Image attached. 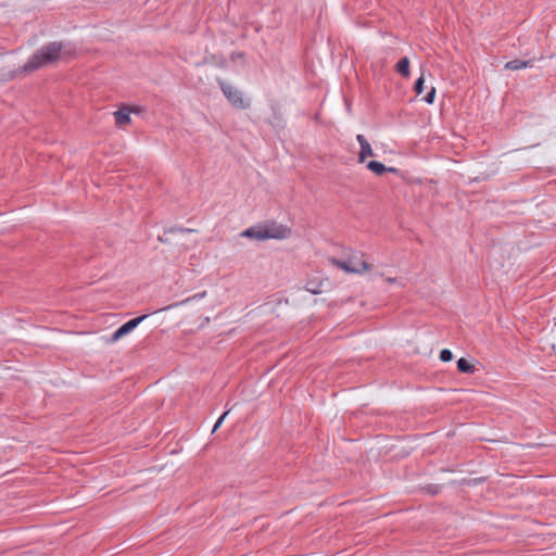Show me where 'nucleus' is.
<instances>
[{"mask_svg":"<svg viewBox=\"0 0 556 556\" xmlns=\"http://www.w3.org/2000/svg\"><path fill=\"white\" fill-rule=\"evenodd\" d=\"M129 331L126 327V325H122L112 336L111 338H109L106 340V343H115L116 341H118L121 338H123L124 336L128 334Z\"/></svg>","mask_w":556,"mask_h":556,"instance_id":"10","label":"nucleus"},{"mask_svg":"<svg viewBox=\"0 0 556 556\" xmlns=\"http://www.w3.org/2000/svg\"><path fill=\"white\" fill-rule=\"evenodd\" d=\"M228 412H225L219 418L218 420L216 421L214 428H213V432H215L222 425V422L224 421L225 417L227 416Z\"/></svg>","mask_w":556,"mask_h":556,"instance_id":"19","label":"nucleus"},{"mask_svg":"<svg viewBox=\"0 0 556 556\" xmlns=\"http://www.w3.org/2000/svg\"><path fill=\"white\" fill-rule=\"evenodd\" d=\"M306 290H307V291H309V292H312L313 294H317V293H319V292H320L319 290H317V289L315 288V286H311V283H307V286H306Z\"/></svg>","mask_w":556,"mask_h":556,"instance_id":"21","label":"nucleus"},{"mask_svg":"<svg viewBox=\"0 0 556 556\" xmlns=\"http://www.w3.org/2000/svg\"><path fill=\"white\" fill-rule=\"evenodd\" d=\"M130 113H131V110H130V106H128V105H124L118 111H116L114 113L116 125L118 127H124V126L130 124V122H131Z\"/></svg>","mask_w":556,"mask_h":556,"instance_id":"5","label":"nucleus"},{"mask_svg":"<svg viewBox=\"0 0 556 556\" xmlns=\"http://www.w3.org/2000/svg\"><path fill=\"white\" fill-rule=\"evenodd\" d=\"M457 369L460 372L472 374L475 371V366L470 364L466 358L462 357L457 361Z\"/></svg>","mask_w":556,"mask_h":556,"instance_id":"9","label":"nucleus"},{"mask_svg":"<svg viewBox=\"0 0 556 556\" xmlns=\"http://www.w3.org/2000/svg\"><path fill=\"white\" fill-rule=\"evenodd\" d=\"M306 290H307V291H309V292H312L313 294H317V293H319V292H320L319 290H317V289L315 288V286H311V283H307V286H306Z\"/></svg>","mask_w":556,"mask_h":556,"instance_id":"20","label":"nucleus"},{"mask_svg":"<svg viewBox=\"0 0 556 556\" xmlns=\"http://www.w3.org/2000/svg\"><path fill=\"white\" fill-rule=\"evenodd\" d=\"M219 85L225 97L235 108L245 109L249 106V103L243 100L242 94L238 89L233 88L232 86L224 81H219Z\"/></svg>","mask_w":556,"mask_h":556,"instance_id":"4","label":"nucleus"},{"mask_svg":"<svg viewBox=\"0 0 556 556\" xmlns=\"http://www.w3.org/2000/svg\"><path fill=\"white\" fill-rule=\"evenodd\" d=\"M331 262L346 273L361 274L370 268V265L357 254L350 256L346 261L332 258Z\"/></svg>","mask_w":556,"mask_h":556,"instance_id":"3","label":"nucleus"},{"mask_svg":"<svg viewBox=\"0 0 556 556\" xmlns=\"http://www.w3.org/2000/svg\"><path fill=\"white\" fill-rule=\"evenodd\" d=\"M367 168L375 173L376 175H382L387 172V166L377 161H370L367 163Z\"/></svg>","mask_w":556,"mask_h":556,"instance_id":"11","label":"nucleus"},{"mask_svg":"<svg viewBox=\"0 0 556 556\" xmlns=\"http://www.w3.org/2000/svg\"><path fill=\"white\" fill-rule=\"evenodd\" d=\"M131 110V113H140L141 112V109L140 108H130Z\"/></svg>","mask_w":556,"mask_h":556,"instance_id":"23","label":"nucleus"},{"mask_svg":"<svg viewBox=\"0 0 556 556\" xmlns=\"http://www.w3.org/2000/svg\"><path fill=\"white\" fill-rule=\"evenodd\" d=\"M424 83H425V79L422 76H420L415 85H414V90L417 94H420L422 91H424Z\"/></svg>","mask_w":556,"mask_h":556,"instance_id":"15","label":"nucleus"},{"mask_svg":"<svg viewBox=\"0 0 556 556\" xmlns=\"http://www.w3.org/2000/svg\"><path fill=\"white\" fill-rule=\"evenodd\" d=\"M205 294H206V292H205V291H204V292H202V293H198V294L193 295L192 298H188V299H186V300H184V301L177 302V303H175V304H173V305H169V306L165 307L164 309H169V308H172V307L180 306V305H182V304H186L187 302H190L191 300L202 299L203 296H205Z\"/></svg>","mask_w":556,"mask_h":556,"instance_id":"14","label":"nucleus"},{"mask_svg":"<svg viewBox=\"0 0 556 556\" xmlns=\"http://www.w3.org/2000/svg\"><path fill=\"white\" fill-rule=\"evenodd\" d=\"M434 97H435V88L431 87L430 90L428 91V93L426 94V97L424 98V100L427 103L431 104L434 101Z\"/></svg>","mask_w":556,"mask_h":556,"instance_id":"17","label":"nucleus"},{"mask_svg":"<svg viewBox=\"0 0 556 556\" xmlns=\"http://www.w3.org/2000/svg\"><path fill=\"white\" fill-rule=\"evenodd\" d=\"M148 317V315H142V316H139L137 318H134V319H130L128 320L127 323H125L127 329L129 332H131L139 324H141L146 318Z\"/></svg>","mask_w":556,"mask_h":556,"instance_id":"12","label":"nucleus"},{"mask_svg":"<svg viewBox=\"0 0 556 556\" xmlns=\"http://www.w3.org/2000/svg\"><path fill=\"white\" fill-rule=\"evenodd\" d=\"M532 66V60L521 61V60H513L505 64V68L509 71H517L521 68H527Z\"/></svg>","mask_w":556,"mask_h":556,"instance_id":"7","label":"nucleus"},{"mask_svg":"<svg viewBox=\"0 0 556 556\" xmlns=\"http://www.w3.org/2000/svg\"><path fill=\"white\" fill-rule=\"evenodd\" d=\"M387 281H388V282H390V283H391V282H395V281H396V278H388V279H387Z\"/></svg>","mask_w":556,"mask_h":556,"instance_id":"25","label":"nucleus"},{"mask_svg":"<svg viewBox=\"0 0 556 556\" xmlns=\"http://www.w3.org/2000/svg\"><path fill=\"white\" fill-rule=\"evenodd\" d=\"M409 59L404 56L402 59H400V61L397 62L395 68H396V72L402 75L403 77H408L409 76Z\"/></svg>","mask_w":556,"mask_h":556,"instance_id":"8","label":"nucleus"},{"mask_svg":"<svg viewBox=\"0 0 556 556\" xmlns=\"http://www.w3.org/2000/svg\"><path fill=\"white\" fill-rule=\"evenodd\" d=\"M148 317V315H142V316H139L137 318H134V319H130L128 320L127 323H125L127 329L129 332H131L139 324H141L146 318Z\"/></svg>","mask_w":556,"mask_h":556,"instance_id":"13","label":"nucleus"},{"mask_svg":"<svg viewBox=\"0 0 556 556\" xmlns=\"http://www.w3.org/2000/svg\"><path fill=\"white\" fill-rule=\"evenodd\" d=\"M427 491H428L429 493H431V494H437V493L439 492V489H438V486H435V485H429V486L427 488Z\"/></svg>","mask_w":556,"mask_h":556,"instance_id":"22","label":"nucleus"},{"mask_svg":"<svg viewBox=\"0 0 556 556\" xmlns=\"http://www.w3.org/2000/svg\"><path fill=\"white\" fill-rule=\"evenodd\" d=\"M452 358H453V353L450 350L444 349L440 352V359L442 362H450V361H452Z\"/></svg>","mask_w":556,"mask_h":556,"instance_id":"16","label":"nucleus"},{"mask_svg":"<svg viewBox=\"0 0 556 556\" xmlns=\"http://www.w3.org/2000/svg\"><path fill=\"white\" fill-rule=\"evenodd\" d=\"M159 240L162 241V242H167L168 241L166 238H163V237H159Z\"/></svg>","mask_w":556,"mask_h":556,"instance_id":"26","label":"nucleus"},{"mask_svg":"<svg viewBox=\"0 0 556 556\" xmlns=\"http://www.w3.org/2000/svg\"><path fill=\"white\" fill-rule=\"evenodd\" d=\"M356 140L358 141V143L361 146V151L358 153V161L361 163H363V162H365L367 156H372L374 152H372L370 143L363 135H357Z\"/></svg>","mask_w":556,"mask_h":556,"instance_id":"6","label":"nucleus"},{"mask_svg":"<svg viewBox=\"0 0 556 556\" xmlns=\"http://www.w3.org/2000/svg\"><path fill=\"white\" fill-rule=\"evenodd\" d=\"M387 172H389V173H396L397 169L395 167H387Z\"/></svg>","mask_w":556,"mask_h":556,"instance_id":"24","label":"nucleus"},{"mask_svg":"<svg viewBox=\"0 0 556 556\" xmlns=\"http://www.w3.org/2000/svg\"><path fill=\"white\" fill-rule=\"evenodd\" d=\"M290 229L277 223H266L245 229L241 236L256 240L285 239L290 236Z\"/></svg>","mask_w":556,"mask_h":556,"instance_id":"2","label":"nucleus"},{"mask_svg":"<svg viewBox=\"0 0 556 556\" xmlns=\"http://www.w3.org/2000/svg\"><path fill=\"white\" fill-rule=\"evenodd\" d=\"M72 49L67 43L53 41L42 46L38 51H36L25 63L23 66L24 72H33L54 62L60 59L71 55Z\"/></svg>","mask_w":556,"mask_h":556,"instance_id":"1","label":"nucleus"},{"mask_svg":"<svg viewBox=\"0 0 556 556\" xmlns=\"http://www.w3.org/2000/svg\"><path fill=\"white\" fill-rule=\"evenodd\" d=\"M208 321H210V318H208V317H206V318L204 319V323H206V324H207Z\"/></svg>","mask_w":556,"mask_h":556,"instance_id":"27","label":"nucleus"},{"mask_svg":"<svg viewBox=\"0 0 556 556\" xmlns=\"http://www.w3.org/2000/svg\"><path fill=\"white\" fill-rule=\"evenodd\" d=\"M191 231H193V230L192 229H188V228H170L168 231H166L164 233V236L167 235V233H174V232H191Z\"/></svg>","mask_w":556,"mask_h":556,"instance_id":"18","label":"nucleus"}]
</instances>
